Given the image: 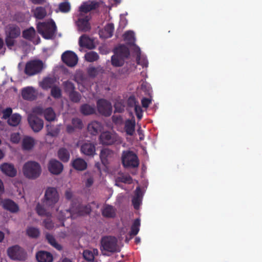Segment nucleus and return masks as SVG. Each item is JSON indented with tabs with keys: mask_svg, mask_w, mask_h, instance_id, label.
Wrapping results in <instances>:
<instances>
[{
	"mask_svg": "<svg viewBox=\"0 0 262 262\" xmlns=\"http://www.w3.org/2000/svg\"><path fill=\"white\" fill-rule=\"evenodd\" d=\"M91 212V207L90 205L78 204L74 206L73 204L70 209L60 211L59 219L63 220L69 217L75 218L77 216L89 214Z\"/></svg>",
	"mask_w": 262,
	"mask_h": 262,
	"instance_id": "obj_1",
	"label": "nucleus"
},
{
	"mask_svg": "<svg viewBox=\"0 0 262 262\" xmlns=\"http://www.w3.org/2000/svg\"><path fill=\"white\" fill-rule=\"evenodd\" d=\"M38 32L46 39L54 38L56 31V26L54 21L39 22L37 25Z\"/></svg>",
	"mask_w": 262,
	"mask_h": 262,
	"instance_id": "obj_2",
	"label": "nucleus"
},
{
	"mask_svg": "<svg viewBox=\"0 0 262 262\" xmlns=\"http://www.w3.org/2000/svg\"><path fill=\"white\" fill-rule=\"evenodd\" d=\"M41 172V166L38 163L35 161H28L23 166L24 174L28 179H36L39 177Z\"/></svg>",
	"mask_w": 262,
	"mask_h": 262,
	"instance_id": "obj_3",
	"label": "nucleus"
},
{
	"mask_svg": "<svg viewBox=\"0 0 262 262\" xmlns=\"http://www.w3.org/2000/svg\"><path fill=\"white\" fill-rule=\"evenodd\" d=\"M122 163L125 168H137L139 165L137 155L133 151H123L122 154Z\"/></svg>",
	"mask_w": 262,
	"mask_h": 262,
	"instance_id": "obj_4",
	"label": "nucleus"
},
{
	"mask_svg": "<svg viewBox=\"0 0 262 262\" xmlns=\"http://www.w3.org/2000/svg\"><path fill=\"white\" fill-rule=\"evenodd\" d=\"M59 200V194L54 187L47 188L43 204L46 207L52 208Z\"/></svg>",
	"mask_w": 262,
	"mask_h": 262,
	"instance_id": "obj_5",
	"label": "nucleus"
},
{
	"mask_svg": "<svg viewBox=\"0 0 262 262\" xmlns=\"http://www.w3.org/2000/svg\"><path fill=\"white\" fill-rule=\"evenodd\" d=\"M43 69V62L39 59L33 60L26 63L25 71L27 75L31 76L38 74Z\"/></svg>",
	"mask_w": 262,
	"mask_h": 262,
	"instance_id": "obj_6",
	"label": "nucleus"
},
{
	"mask_svg": "<svg viewBox=\"0 0 262 262\" xmlns=\"http://www.w3.org/2000/svg\"><path fill=\"white\" fill-rule=\"evenodd\" d=\"M117 239L114 236H106L102 238L101 245L105 251L115 252L118 251Z\"/></svg>",
	"mask_w": 262,
	"mask_h": 262,
	"instance_id": "obj_7",
	"label": "nucleus"
},
{
	"mask_svg": "<svg viewBox=\"0 0 262 262\" xmlns=\"http://www.w3.org/2000/svg\"><path fill=\"white\" fill-rule=\"evenodd\" d=\"M97 110L99 114L109 117L112 113V106L110 102L104 99H99L97 101Z\"/></svg>",
	"mask_w": 262,
	"mask_h": 262,
	"instance_id": "obj_8",
	"label": "nucleus"
},
{
	"mask_svg": "<svg viewBox=\"0 0 262 262\" xmlns=\"http://www.w3.org/2000/svg\"><path fill=\"white\" fill-rule=\"evenodd\" d=\"M119 137L116 134L110 132H105L99 136L100 143L103 145H110L115 144L118 141Z\"/></svg>",
	"mask_w": 262,
	"mask_h": 262,
	"instance_id": "obj_9",
	"label": "nucleus"
},
{
	"mask_svg": "<svg viewBox=\"0 0 262 262\" xmlns=\"http://www.w3.org/2000/svg\"><path fill=\"white\" fill-rule=\"evenodd\" d=\"M62 61L68 67H73L78 62V57L76 54L71 51L64 52L61 55Z\"/></svg>",
	"mask_w": 262,
	"mask_h": 262,
	"instance_id": "obj_10",
	"label": "nucleus"
},
{
	"mask_svg": "<svg viewBox=\"0 0 262 262\" xmlns=\"http://www.w3.org/2000/svg\"><path fill=\"white\" fill-rule=\"evenodd\" d=\"M28 120L30 126L34 132H38L43 128V120L36 115H30Z\"/></svg>",
	"mask_w": 262,
	"mask_h": 262,
	"instance_id": "obj_11",
	"label": "nucleus"
},
{
	"mask_svg": "<svg viewBox=\"0 0 262 262\" xmlns=\"http://www.w3.org/2000/svg\"><path fill=\"white\" fill-rule=\"evenodd\" d=\"M49 171L53 174L58 175L61 173L63 169V164L59 161L52 159L48 164Z\"/></svg>",
	"mask_w": 262,
	"mask_h": 262,
	"instance_id": "obj_12",
	"label": "nucleus"
},
{
	"mask_svg": "<svg viewBox=\"0 0 262 262\" xmlns=\"http://www.w3.org/2000/svg\"><path fill=\"white\" fill-rule=\"evenodd\" d=\"M90 17L85 16L84 17H80L76 21L78 30L84 32H88L91 30V25L89 23Z\"/></svg>",
	"mask_w": 262,
	"mask_h": 262,
	"instance_id": "obj_13",
	"label": "nucleus"
},
{
	"mask_svg": "<svg viewBox=\"0 0 262 262\" xmlns=\"http://www.w3.org/2000/svg\"><path fill=\"white\" fill-rule=\"evenodd\" d=\"M6 43L8 48H11L14 46L15 39L16 38V28L10 27L9 30L6 32Z\"/></svg>",
	"mask_w": 262,
	"mask_h": 262,
	"instance_id": "obj_14",
	"label": "nucleus"
},
{
	"mask_svg": "<svg viewBox=\"0 0 262 262\" xmlns=\"http://www.w3.org/2000/svg\"><path fill=\"white\" fill-rule=\"evenodd\" d=\"M79 45L81 47H84L89 49H93L95 48L93 40L86 35H82L80 37Z\"/></svg>",
	"mask_w": 262,
	"mask_h": 262,
	"instance_id": "obj_15",
	"label": "nucleus"
},
{
	"mask_svg": "<svg viewBox=\"0 0 262 262\" xmlns=\"http://www.w3.org/2000/svg\"><path fill=\"white\" fill-rule=\"evenodd\" d=\"M114 152L108 148H103L101 150L100 158L102 164L106 166L109 163V160L113 157Z\"/></svg>",
	"mask_w": 262,
	"mask_h": 262,
	"instance_id": "obj_16",
	"label": "nucleus"
},
{
	"mask_svg": "<svg viewBox=\"0 0 262 262\" xmlns=\"http://www.w3.org/2000/svg\"><path fill=\"white\" fill-rule=\"evenodd\" d=\"M99 7V3L95 1L84 2L79 7V11L86 13L96 9Z\"/></svg>",
	"mask_w": 262,
	"mask_h": 262,
	"instance_id": "obj_17",
	"label": "nucleus"
},
{
	"mask_svg": "<svg viewBox=\"0 0 262 262\" xmlns=\"http://www.w3.org/2000/svg\"><path fill=\"white\" fill-rule=\"evenodd\" d=\"M80 150L85 155L93 156L95 154L96 147L92 143H85L81 145Z\"/></svg>",
	"mask_w": 262,
	"mask_h": 262,
	"instance_id": "obj_18",
	"label": "nucleus"
},
{
	"mask_svg": "<svg viewBox=\"0 0 262 262\" xmlns=\"http://www.w3.org/2000/svg\"><path fill=\"white\" fill-rule=\"evenodd\" d=\"M36 258L38 262H52L53 260V255L45 251H38L36 254Z\"/></svg>",
	"mask_w": 262,
	"mask_h": 262,
	"instance_id": "obj_19",
	"label": "nucleus"
},
{
	"mask_svg": "<svg viewBox=\"0 0 262 262\" xmlns=\"http://www.w3.org/2000/svg\"><path fill=\"white\" fill-rule=\"evenodd\" d=\"M102 124L97 121H94L90 123L88 125V130L92 135H96L101 132L102 129Z\"/></svg>",
	"mask_w": 262,
	"mask_h": 262,
	"instance_id": "obj_20",
	"label": "nucleus"
},
{
	"mask_svg": "<svg viewBox=\"0 0 262 262\" xmlns=\"http://www.w3.org/2000/svg\"><path fill=\"white\" fill-rule=\"evenodd\" d=\"M72 166L74 169L77 171H83L87 168L88 164L85 160L78 158L72 161Z\"/></svg>",
	"mask_w": 262,
	"mask_h": 262,
	"instance_id": "obj_21",
	"label": "nucleus"
},
{
	"mask_svg": "<svg viewBox=\"0 0 262 262\" xmlns=\"http://www.w3.org/2000/svg\"><path fill=\"white\" fill-rule=\"evenodd\" d=\"M116 209L110 205H105L102 209V215L106 218H114L116 216Z\"/></svg>",
	"mask_w": 262,
	"mask_h": 262,
	"instance_id": "obj_22",
	"label": "nucleus"
},
{
	"mask_svg": "<svg viewBox=\"0 0 262 262\" xmlns=\"http://www.w3.org/2000/svg\"><path fill=\"white\" fill-rule=\"evenodd\" d=\"M21 95L24 99L28 100H33L36 98L35 90L31 87L24 88L22 90Z\"/></svg>",
	"mask_w": 262,
	"mask_h": 262,
	"instance_id": "obj_23",
	"label": "nucleus"
},
{
	"mask_svg": "<svg viewBox=\"0 0 262 262\" xmlns=\"http://www.w3.org/2000/svg\"><path fill=\"white\" fill-rule=\"evenodd\" d=\"M136 121L135 119H127L125 122L124 129L127 135L133 136L135 133Z\"/></svg>",
	"mask_w": 262,
	"mask_h": 262,
	"instance_id": "obj_24",
	"label": "nucleus"
},
{
	"mask_svg": "<svg viewBox=\"0 0 262 262\" xmlns=\"http://www.w3.org/2000/svg\"><path fill=\"white\" fill-rule=\"evenodd\" d=\"M115 53L124 60L127 58L130 55L128 48L123 45H121L117 48L115 51Z\"/></svg>",
	"mask_w": 262,
	"mask_h": 262,
	"instance_id": "obj_25",
	"label": "nucleus"
},
{
	"mask_svg": "<svg viewBox=\"0 0 262 262\" xmlns=\"http://www.w3.org/2000/svg\"><path fill=\"white\" fill-rule=\"evenodd\" d=\"M35 145V140L31 137L26 136L22 141V148L24 150H30Z\"/></svg>",
	"mask_w": 262,
	"mask_h": 262,
	"instance_id": "obj_26",
	"label": "nucleus"
},
{
	"mask_svg": "<svg viewBox=\"0 0 262 262\" xmlns=\"http://www.w3.org/2000/svg\"><path fill=\"white\" fill-rule=\"evenodd\" d=\"M1 171L10 177H14L15 175L16 171L13 165L7 163H3L0 166Z\"/></svg>",
	"mask_w": 262,
	"mask_h": 262,
	"instance_id": "obj_27",
	"label": "nucleus"
},
{
	"mask_svg": "<svg viewBox=\"0 0 262 262\" xmlns=\"http://www.w3.org/2000/svg\"><path fill=\"white\" fill-rule=\"evenodd\" d=\"M58 158L63 162H68L70 158V153L66 148L62 147L59 149L57 152Z\"/></svg>",
	"mask_w": 262,
	"mask_h": 262,
	"instance_id": "obj_28",
	"label": "nucleus"
},
{
	"mask_svg": "<svg viewBox=\"0 0 262 262\" xmlns=\"http://www.w3.org/2000/svg\"><path fill=\"white\" fill-rule=\"evenodd\" d=\"M23 37L28 40L33 41L36 36V32L32 27H30L23 31Z\"/></svg>",
	"mask_w": 262,
	"mask_h": 262,
	"instance_id": "obj_29",
	"label": "nucleus"
},
{
	"mask_svg": "<svg viewBox=\"0 0 262 262\" xmlns=\"http://www.w3.org/2000/svg\"><path fill=\"white\" fill-rule=\"evenodd\" d=\"M80 111L84 116L91 115L95 113V107L88 104H84L80 106Z\"/></svg>",
	"mask_w": 262,
	"mask_h": 262,
	"instance_id": "obj_30",
	"label": "nucleus"
},
{
	"mask_svg": "<svg viewBox=\"0 0 262 262\" xmlns=\"http://www.w3.org/2000/svg\"><path fill=\"white\" fill-rule=\"evenodd\" d=\"M126 102L122 99H117L114 103L115 113H121L124 111Z\"/></svg>",
	"mask_w": 262,
	"mask_h": 262,
	"instance_id": "obj_31",
	"label": "nucleus"
},
{
	"mask_svg": "<svg viewBox=\"0 0 262 262\" xmlns=\"http://www.w3.org/2000/svg\"><path fill=\"white\" fill-rule=\"evenodd\" d=\"M43 116L48 121H54L56 118V114L51 107L46 108L43 111Z\"/></svg>",
	"mask_w": 262,
	"mask_h": 262,
	"instance_id": "obj_32",
	"label": "nucleus"
},
{
	"mask_svg": "<svg viewBox=\"0 0 262 262\" xmlns=\"http://www.w3.org/2000/svg\"><path fill=\"white\" fill-rule=\"evenodd\" d=\"M124 40L126 43L130 46H134L135 42L134 33L132 31H126L123 35Z\"/></svg>",
	"mask_w": 262,
	"mask_h": 262,
	"instance_id": "obj_33",
	"label": "nucleus"
},
{
	"mask_svg": "<svg viewBox=\"0 0 262 262\" xmlns=\"http://www.w3.org/2000/svg\"><path fill=\"white\" fill-rule=\"evenodd\" d=\"M46 128L47 135L52 137L57 136L60 132V128L59 126H54L51 123L47 124Z\"/></svg>",
	"mask_w": 262,
	"mask_h": 262,
	"instance_id": "obj_34",
	"label": "nucleus"
},
{
	"mask_svg": "<svg viewBox=\"0 0 262 262\" xmlns=\"http://www.w3.org/2000/svg\"><path fill=\"white\" fill-rule=\"evenodd\" d=\"M3 206L4 208L12 212H16V204L11 200H5L3 202Z\"/></svg>",
	"mask_w": 262,
	"mask_h": 262,
	"instance_id": "obj_35",
	"label": "nucleus"
},
{
	"mask_svg": "<svg viewBox=\"0 0 262 262\" xmlns=\"http://www.w3.org/2000/svg\"><path fill=\"white\" fill-rule=\"evenodd\" d=\"M141 189L139 187H138L136 189L135 196H134L132 200V203L134 205V208L136 209H138L139 208L141 203Z\"/></svg>",
	"mask_w": 262,
	"mask_h": 262,
	"instance_id": "obj_36",
	"label": "nucleus"
},
{
	"mask_svg": "<svg viewBox=\"0 0 262 262\" xmlns=\"http://www.w3.org/2000/svg\"><path fill=\"white\" fill-rule=\"evenodd\" d=\"M140 226V221L139 219H136L134 222L133 225L131 226L130 231L129 233V234L132 238L133 236L136 235L139 231Z\"/></svg>",
	"mask_w": 262,
	"mask_h": 262,
	"instance_id": "obj_37",
	"label": "nucleus"
},
{
	"mask_svg": "<svg viewBox=\"0 0 262 262\" xmlns=\"http://www.w3.org/2000/svg\"><path fill=\"white\" fill-rule=\"evenodd\" d=\"M34 15L38 19H42L47 15V11L42 7H37L34 10Z\"/></svg>",
	"mask_w": 262,
	"mask_h": 262,
	"instance_id": "obj_38",
	"label": "nucleus"
},
{
	"mask_svg": "<svg viewBox=\"0 0 262 262\" xmlns=\"http://www.w3.org/2000/svg\"><path fill=\"white\" fill-rule=\"evenodd\" d=\"M35 210L39 216H45L47 217L51 216V213L49 211H48L43 206L39 203L37 204Z\"/></svg>",
	"mask_w": 262,
	"mask_h": 262,
	"instance_id": "obj_39",
	"label": "nucleus"
},
{
	"mask_svg": "<svg viewBox=\"0 0 262 262\" xmlns=\"http://www.w3.org/2000/svg\"><path fill=\"white\" fill-rule=\"evenodd\" d=\"M46 237L48 243L54 248H55L58 250H62V246L56 242L53 235L49 233H48L46 234Z\"/></svg>",
	"mask_w": 262,
	"mask_h": 262,
	"instance_id": "obj_40",
	"label": "nucleus"
},
{
	"mask_svg": "<svg viewBox=\"0 0 262 262\" xmlns=\"http://www.w3.org/2000/svg\"><path fill=\"white\" fill-rule=\"evenodd\" d=\"M125 60L115 53L111 57L112 64L113 66L118 67L123 65Z\"/></svg>",
	"mask_w": 262,
	"mask_h": 262,
	"instance_id": "obj_41",
	"label": "nucleus"
},
{
	"mask_svg": "<svg viewBox=\"0 0 262 262\" xmlns=\"http://www.w3.org/2000/svg\"><path fill=\"white\" fill-rule=\"evenodd\" d=\"M26 232L27 235L29 237L33 238H37L40 235L39 230L38 228L33 227H28Z\"/></svg>",
	"mask_w": 262,
	"mask_h": 262,
	"instance_id": "obj_42",
	"label": "nucleus"
},
{
	"mask_svg": "<svg viewBox=\"0 0 262 262\" xmlns=\"http://www.w3.org/2000/svg\"><path fill=\"white\" fill-rule=\"evenodd\" d=\"M84 57L87 61L92 62L97 61L99 59V57L96 52L94 51H91L86 53L84 55Z\"/></svg>",
	"mask_w": 262,
	"mask_h": 262,
	"instance_id": "obj_43",
	"label": "nucleus"
},
{
	"mask_svg": "<svg viewBox=\"0 0 262 262\" xmlns=\"http://www.w3.org/2000/svg\"><path fill=\"white\" fill-rule=\"evenodd\" d=\"M58 9L62 13H68L71 10V4L68 1L60 3L58 5Z\"/></svg>",
	"mask_w": 262,
	"mask_h": 262,
	"instance_id": "obj_44",
	"label": "nucleus"
},
{
	"mask_svg": "<svg viewBox=\"0 0 262 262\" xmlns=\"http://www.w3.org/2000/svg\"><path fill=\"white\" fill-rule=\"evenodd\" d=\"M68 95L70 100L73 102L78 103L81 100V94L78 92L75 91Z\"/></svg>",
	"mask_w": 262,
	"mask_h": 262,
	"instance_id": "obj_45",
	"label": "nucleus"
},
{
	"mask_svg": "<svg viewBox=\"0 0 262 262\" xmlns=\"http://www.w3.org/2000/svg\"><path fill=\"white\" fill-rule=\"evenodd\" d=\"M65 92L69 94L70 93L75 91V86L73 82L70 81H66L63 83Z\"/></svg>",
	"mask_w": 262,
	"mask_h": 262,
	"instance_id": "obj_46",
	"label": "nucleus"
},
{
	"mask_svg": "<svg viewBox=\"0 0 262 262\" xmlns=\"http://www.w3.org/2000/svg\"><path fill=\"white\" fill-rule=\"evenodd\" d=\"M54 83V80L52 78L47 77L43 79L41 85L43 89L47 90L49 88H52Z\"/></svg>",
	"mask_w": 262,
	"mask_h": 262,
	"instance_id": "obj_47",
	"label": "nucleus"
},
{
	"mask_svg": "<svg viewBox=\"0 0 262 262\" xmlns=\"http://www.w3.org/2000/svg\"><path fill=\"white\" fill-rule=\"evenodd\" d=\"M71 123L76 129H81L83 127V122L80 118H73L72 119Z\"/></svg>",
	"mask_w": 262,
	"mask_h": 262,
	"instance_id": "obj_48",
	"label": "nucleus"
},
{
	"mask_svg": "<svg viewBox=\"0 0 262 262\" xmlns=\"http://www.w3.org/2000/svg\"><path fill=\"white\" fill-rule=\"evenodd\" d=\"M114 30V26L113 24H108L104 28V32H105V37L108 38L113 36Z\"/></svg>",
	"mask_w": 262,
	"mask_h": 262,
	"instance_id": "obj_49",
	"label": "nucleus"
},
{
	"mask_svg": "<svg viewBox=\"0 0 262 262\" xmlns=\"http://www.w3.org/2000/svg\"><path fill=\"white\" fill-rule=\"evenodd\" d=\"M51 94L54 98L58 99L61 97V91L59 87L54 86L51 88Z\"/></svg>",
	"mask_w": 262,
	"mask_h": 262,
	"instance_id": "obj_50",
	"label": "nucleus"
},
{
	"mask_svg": "<svg viewBox=\"0 0 262 262\" xmlns=\"http://www.w3.org/2000/svg\"><path fill=\"white\" fill-rule=\"evenodd\" d=\"M27 256V254L25 250L17 245V260H24Z\"/></svg>",
	"mask_w": 262,
	"mask_h": 262,
	"instance_id": "obj_51",
	"label": "nucleus"
},
{
	"mask_svg": "<svg viewBox=\"0 0 262 262\" xmlns=\"http://www.w3.org/2000/svg\"><path fill=\"white\" fill-rule=\"evenodd\" d=\"M8 256L13 260L16 259V245L13 246L8 248L7 250Z\"/></svg>",
	"mask_w": 262,
	"mask_h": 262,
	"instance_id": "obj_52",
	"label": "nucleus"
},
{
	"mask_svg": "<svg viewBox=\"0 0 262 262\" xmlns=\"http://www.w3.org/2000/svg\"><path fill=\"white\" fill-rule=\"evenodd\" d=\"M84 258L89 261H92L94 259V256L92 251L90 250H84L83 252Z\"/></svg>",
	"mask_w": 262,
	"mask_h": 262,
	"instance_id": "obj_53",
	"label": "nucleus"
},
{
	"mask_svg": "<svg viewBox=\"0 0 262 262\" xmlns=\"http://www.w3.org/2000/svg\"><path fill=\"white\" fill-rule=\"evenodd\" d=\"M127 105L129 107H135L137 104V101L134 96H130L127 100Z\"/></svg>",
	"mask_w": 262,
	"mask_h": 262,
	"instance_id": "obj_54",
	"label": "nucleus"
},
{
	"mask_svg": "<svg viewBox=\"0 0 262 262\" xmlns=\"http://www.w3.org/2000/svg\"><path fill=\"white\" fill-rule=\"evenodd\" d=\"M118 181L124 183L130 184L132 182V179L129 176H123L118 178Z\"/></svg>",
	"mask_w": 262,
	"mask_h": 262,
	"instance_id": "obj_55",
	"label": "nucleus"
},
{
	"mask_svg": "<svg viewBox=\"0 0 262 262\" xmlns=\"http://www.w3.org/2000/svg\"><path fill=\"white\" fill-rule=\"evenodd\" d=\"M45 227L47 229H51L54 227V223L50 219L47 218L43 222Z\"/></svg>",
	"mask_w": 262,
	"mask_h": 262,
	"instance_id": "obj_56",
	"label": "nucleus"
},
{
	"mask_svg": "<svg viewBox=\"0 0 262 262\" xmlns=\"http://www.w3.org/2000/svg\"><path fill=\"white\" fill-rule=\"evenodd\" d=\"M12 110L10 107H8L3 111V117L2 118L4 119H9L12 115Z\"/></svg>",
	"mask_w": 262,
	"mask_h": 262,
	"instance_id": "obj_57",
	"label": "nucleus"
},
{
	"mask_svg": "<svg viewBox=\"0 0 262 262\" xmlns=\"http://www.w3.org/2000/svg\"><path fill=\"white\" fill-rule=\"evenodd\" d=\"M98 68L90 67L88 70V74L91 77H95L98 75Z\"/></svg>",
	"mask_w": 262,
	"mask_h": 262,
	"instance_id": "obj_58",
	"label": "nucleus"
},
{
	"mask_svg": "<svg viewBox=\"0 0 262 262\" xmlns=\"http://www.w3.org/2000/svg\"><path fill=\"white\" fill-rule=\"evenodd\" d=\"M134 110L138 119L140 120L142 117V110L140 106L137 105L134 107Z\"/></svg>",
	"mask_w": 262,
	"mask_h": 262,
	"instance_id": "obj_59",
	"label": "nucleus"
},
{
	"mask_svg": "<svg viewBox=\"0 0 262 262\" xmlns=\"http://www.w3.org/2000/svg\"><path fill=\"white\" fill-rule=\"evenodd\" d=\"M8 123L11 126H16V114H13L11 117L8 119Z\"/></svg>",
	"mask_w": 262,
	"mask_h": 262,
	"instance_id": "obj_60",
	"label": "nucleus"
},
{
	"mask_svg": "<svg viewBox=\"0 0 262 262\" xmlns=\"http://www.w3.org/2000/svg\"><path fill=\"white\" fill-rule=\"evenodd\" d=\"M151 102V100L146 98H144L141 100L142 105L144 108H147Z\"/></svg>",
	"mask_w": 262,
	"mask_h": 262,
	"instance_id": "obj_61",
	"label": "nucleus"
},
{
	"mask_svg": "<svg viewBox=\"0 0 262 262\" xmlns=\"http://www.w3.org/2000/svg\"><path fill=\"white\" fill-rule=\"evenodd\" d=\"M112 120L115 124H121L122 122V118L121 116L114 115L112 117Z\"/></svg>",
	"mask_w": 262,
	"mask_h": 262,
	"instance_id": "obj_62",
	"label": "nucleus"
},
{
	"mask_svg": "<svg viewBox=\"0 0 262 262\" xmlns=\"http://www.w3.org/2000/svg\"><path fill=\"white\" fill-rule=\"evenodd\" d=\"M44 110L41 107H36L33 110V112L37 114H43Z\"/></svg>",
	"mask_w": 262,
	"mask_h": 262,
	"instance_id": "obj_63",
	"label": "nucleus"
},
{
	"mask_svg": "<svg viewBox=\"0 0 262 262\" xmlns=\"http://www.w3.org/2000/svg\"><path fill=\"white\" fill-rule=\"evenodd\" d=\"M67 132L68 133H72L73 132H74V131L76 129V128L74 127V126L72 124V125H67Z\"/></svg>",
	"mask_w": 262,
	"mask_h": 262,
	"instance_id": "obj_64",
	"label": "nucleus"
}]
</instances>
